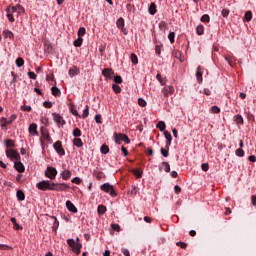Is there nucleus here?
Returning a JSON list of instances; mask_svg holds the SVG:
<instances>
[{
	"instance_id": "obj_1",
	"label": "nucleus",
	"mask_w": 256,
	"mask_h": 256,
	"mask_svg": "<svg viewBox=\"0 0 256 256\" xmlns=\"http://www.w3.org/2000/svg\"><path fill=\"white\" fill-rule=\"evenodd\" d=\"M36 187L40 189V191H53V187H55V182H51L49 180H43L36 184Z\"/></svg>"
},
{
	"instance_id": "obj_2",
	"label": "nucleus",
	"mask_w": 256,
	"mask_h": 256,
	"mask_svg": "<svg viewBox=\"0 0 256 256\" xmlns=\"http://www.w3.org/2000/svg\"><path fill=\"white\" fill-rule=\"evenodd\" d=\"M101 191H104V193H109L111 197H117V193L115 192V188H113V185L109 183H104L100 186Z\"/></svg>"
},
{
	"instance_id": "obj_3",
	"label": "nucleus",
	"mask_w": 256,
	"mask_h": 256,
	"mask_svg": "<svg viewBox=\"0 0 256 256\" xmlns=\"http://www.w3.org/2000/svg\"><path fill=\"white\" fill-rule=\"evenodd\" d=\"M114 138H115L117 145H121V141H124V143H126L127 145H129V143H131L129 136H127L126 134L114 133Z\"/></svg>"
},
{
	"instance_id": "obj_4",
	"label": "nucleus",
	"mask_w": 256,
	"mask_h": 256,
	"mask_svg": "<svg viewBox=\"0 0 256 256\" xmlns=\"http://www.w3.org/2000/svg\"><path fill=\"white\" fill-rule=\"evenodd\" d=\"M15 119H17L16 115H12L11 117L8 118V120L7 118L2 117L0 119V127H2V129H7V125H12Z\"/></svg>"
},
{
	"instance_id": "obj_5",
	"label": "nucleus",
	"mask_w": 256,
	"mask_h": 256,
	"mask_svg": "<svg viewBox=\"0 0 256 256\" xmlns=\"http://www.w3.org/2000/svg\"><path fill=\"white\" fill-rule=\"evenodd\" d=\"M45 177H48V179H55L57 177V169L52 166H48L46 171H45Z\"/></svg>"
},
{
	"instance_id": "obj_6",
	"label": "nucleus",
	"mask_w": 256,
	"mask_h": 256,
	"mask_svg": "<svg viewBox=\"0 0 256 256\" xmlns=\"http://www.w3.org/2000/svg\"><path fill=\"white\" fill-rule=\"evenodd\" d=\"M6 157H8L9 159H15V161H19L21 159V155H19V152L13 149L6 150Z\"/></svg>"
},
{
	"instance_id": "obj_7",
	"label": "nucleus",
	"mask_w": 256,
	"mask_h": 256,
	"mask_svg": "<svg viewBox=\"0 0 256 256\" xmlns=\"http://www.w3.org/2000/svg\"><path fill=\"white\" fill-rule=\"evenodd\" d=\"M53 147L55 151L58 153V155H65V149L63 148V143L61 141H56Z\"/></svg>"
},
{
	"instance_id": "obj_8",
	"label": "nucleus",
	"mask_w": 256,
	"mask_h": 256,
	"mask_svg": "<svg viewBox=\"0 0 256 256\" xmlns=\"http://www.w3.org/2000/svg\"><path fill=\"white\" fill-rule=\"evenodd\" d=\"M69 189V185L66 183H54L52 186V191H67Z\"/></svg>"
},
{
	"instance_id": "obj_9",
	"label": "nucleus",
	"mask_w": 256,
	"mask_h": 256,
	"mask_svg": "<svg viewBox=\"0 0 256 256\" xmlns=\"http://www.w3.org/2000/svg\"><path fill=\"white\" fill-rule=\"evenodd\" d=\"M53 120L55 121V123H57V125H67V122L65 121V119H63L62 116H60L58 113H53L52 114Z\"/></svg>"
},
{
	"instance_id": "obj_10",
	"label": "nucleus",
	"mask_w": 256,
	"mask_h": 256,
	"mask_svg": "<svg viewBox=\"0 0 256 256\" xmlns=\"http://www.w3.org/2000/svg\"><path fill=\"white\" fill-rule=\"evenodd\" d=\"M41 137L48 143H53V139H51V135H49V130L45 129L44 127H41Z\"/></svg>"
},
{
	"instance_id": "obj_11",
	"label": "nucleus",
	"mask_w": 256,
	"mask_h": 256,
	"mask_svg": "<svg viewBox=\"0 0 256 256\" xmlns=\"http://www.w3.org/2000/svg\"><path fill=\"white\" fill-rule=\"evenodd\" d=\"M67 243L69 245V247H71V249H78L81 250L83 247V244L79 243V242H75L74 239H68Z\"/></svg>"
},
{
	"instance_id": "obj_12",
	"label": "nucleus",
	"mask_w": 256,
	"mask_h": 256,
	"mask_svg": "<svg viewBox=\"0 0 256 256\" xmlns=\"http://www.w3.org/2000/svg\"><path fill=\"white\" fill-rule=\"evenodd\" d=\"M102 75L106 77V79H113V77H115V71L111 68H106L102 70Z\"/></svg>"
},
{
	"instance_id": "obj_13",
	"label": "nucleus",
	"mask_w": 256,
	"mask_h": 256,
	"mask_svg": "<svg viewBox=\"0 0 256 256\" xmlns=\"http://www.w3.org/2000/svg\"><path fill=\"white\" fill-rule=\"evenodd\" d=\"M162 93L164 97H169V95H173L175 93V88L173 86H168L162 89Z\"/></svg>"
},
{
	"instance_id": "obj_14",
	"label": "nucleus",
	"mask_w": 256,
	"mask_h": 256,
	"mask_svg": "<svg viewBox=\"0 0 256 256\" xmlns=\"http://www.w3.org/2000/svg\"><path fill=\"white\" fill-rule=\"evenodd\" d=\"M196 79H197L198 83H203V66L197 67Z\"/></svg>"
},
{
	"instance_id": "obj_15",
	"label": "nucleus",
	"mask_w": 256,
	"mask_h": 256,
	"mask_svg": "<svg viewBox=\"0 0 256 256\" xmlns=\"http://www.w3.org/2000/svg\"><path fill=\"white\" fill-rule=\"evenodd\" d=\"M18 9L19 11H25V9L21 5H18V6L8 7L6 9V12L12 13L13 15L14 13H17Z\"/></svg>"
},
{
	"instance_id": "obj_16",
	"label": "nucleus",
	"mask_w": 256,
	"mask_h": 256,
	"mask_svg": "<svg viewBox=\"0 0 256 256\" xmlns=\"http://www.w3.org/2000/svg\"><path fill=\"white\" fill-rule=\"evenodd\" d=\"M66 207L71 213H77L78 211L77 207H75V204H73V202H71L70 200L66 201Z\"/></svg>"
},
{
	"instance_id": "obj_17",
	"label": "nucleus",
	"mask_w": 256,
	"mask_h": 256,
	"mask_svg": "<svg viewBox=\"0 0 256 256\" xmlns=\"http://www.w3.org/2000/svg\"><path fill=\"white\" fill-rule=\"evenodd\" d=\"M14 169H16L18 173H25V166L23 163H21V161L14 163Z\"/></svg>"
},
{
	"instance_id": "obj_18",
	"label": "nucleus",
	"mask_w": 256,
	"mask_h": 256,
	"mask_svg": "<svg viewBox=\"0 0 256 256\" xmlns=\"http://www.w3.org/2000/svg\"><path fill=\"white\" fill-rule=\"evenodd\" d=\"M225 61H227L228 65H230V67H233V65H235V63L237 61V58L235 56L226 55Z\"/></svg>"
},
{
	"instance_id": "obj_19",
	"label": "nucleus",
	"mask_w": 256,
	"mask_h": 256,
	"mask_svg": "<svg viewBox=\"0 0 256 256\" xmlns=\"http://www.w3.org/2000/svg\"><path fill=\"white\" fill-rule=\"evenodd\" d=\"M28 131L30 135H39V132H37V124L35 123L30 124Z\"/></svg>"
},
{
	"instance_id": "obj_20",
	"label": "nucleus",
	"mask_w": 256,
	"mask_h": 256,
	"mask_svg": "<svg viewBox=\"0 0 256 256\" xmlns=\"http://www.w3.org/2000/svg\"><path fill=\"white\" fill-rule=\"evenodd\" d=\"M160 171L164 169L165 173H169L171 171V166L168 164V162H162L159 167Z\"/></svg>"
},
{
	"instance_id": "obj_21",
	"label": "nucleus",
	"mask_w": 256,
	"mask_h": 256,
	"mask_svg": "<svg viewBox=\"0 0 256 256\" xmlns=\"http://www.w3.org/2000/svg\"><path fill=\"white\" fill-rule=\"evenodd\" d=\"M164 137L166 139V145L167 147H169V145H171V141L173 140V137L171 136V133H169V131H164Z\"/></svg>"
},
{
	"instance_id": "obj_22",
	"label": "nucleus",
	"mask_w": 256,
	"mask_h": 256,
	"mask_svg": "<svg viewBox=\"0 0 256 256\" xmlns=\"http://www.w3.org/2000/svg\"><path fill=\"white\" fill-rule=\"evenodd\" d=\"M131 173H133L137 179H141V177H143V170L141 169H132Z\"/></svg>"
},
{
	"instance_id": "obj_23",
	"label": "nucleus",
	"mask_w": 256,
	"mask_h": 256,
	"mask_svg": "<svg viewBox=\"0 0 256 256\" xmlns=\"http://www.w3.org/2000/svg\"><path fill=\"white\" fill-rule=\"evenodd\" d=\"M68 73L70 77H75V75H79V68H77V66H73L72 68L69 69Z\"/></svg>"
},
{
	"instance_id": "obj_24",
	"label": "nucleus",
	"mask_w": 256,
	"mask_h": 256,
	"mask_svg": "<svg viewBox=\"0 0 256 256\" xmlns=\"http://www.w3.org/2000/svg\"><path fill=\"white\" fill-rule=\"evenodd\" d=\"M3 36L5 39H14L15 38V35L10 30H7V29H5L3 31Z\"/></svg>"
},
{
	"instance_id": "obj_25",
	"label": "nucleus",
	"mask_w": 256,
	"mask_h": 256,
	"mask_svg": "<svg viewBox=\"0 0 256 256\" xmlns=\"http://www.w3.org/2000/svg\"><path fill=\"white\" fill-rule=\"evenodd\" d=\"M61 175H62V179H63L64 181H68V179H71V171H69V170H64V171L61 173Z\"/></svg>"
},
{
	"instance_id": "obj_26",
	"label": "nucleus",
	"mask_w": 256,
	"mask_h": 256,
	"mask_svg": "<svg viewBox=\"0 0 256 256\" xmlns=\"http://www.w3.org/2000/svg\"><path fill=\"white\" fill-rule=\"evenodd\" d=\"M97 211L99 215H105L107 213V207L101 204L98 206Z\"/></svg>"
},
{
	"instance_id": "obj_27",
	"label": "nucleus",
	"mask_w": 256,
	"mask_h": 256,
	"mask_svg": "<svg viewBox=\"0 0 256 256\" xmlns=\"http://www.w3.org/2000/svg\"><path fill=\"white\" fill-rule=\"evenodd\" d=\"M148 11L150 15H155V13H157V5H155V3H151Z\"/></svg>"
},
{
	"instance_id": "obj_28",
	"label": "nucleus",
	"mask_w": 256,
	"mask_h": 256,
	"mask_svg": "<svg viewBox=\"0 0 256 256\" xmlns=\"http://www.w3.org/2000/svg\"><path fill=\"white\" fill-rule=\"evenodd\" d=\"M16 197H17L18 201H25V193L22 192V190H18L16 192Z\"/></svg>"
},
{
	"instance_id": "obj_29",
	"label": "nucleus",
	"mask_w": 256,
	"mask_h": 256,
	"mask_svg": "<svg viewBox=\"0 0 256 256\" xmlns=\"http://www.w3.org/2000/svg\"><path fill=\"white\" fill-rule=\"evenodd\" d=\"M51 91L54 97H59L61 95V90L55 86L51 88Z\"/></svg>"
},
{
	"instance_id": "obj_30",
	"label": "nucleus",
	"mask_w": 256,
	"mask_h": 256,
	"mask_svg": "<svg viewBox=\"0 0 256 256\" xmlns=\"http://www.w3.org/2000/svg\"><path fill=\"white\" fill-rule=\"evenodd\" d=\"M156 79H157V81H159V83L161 85H166L167 84V78H162L160 73H158L156 75Z\"/></svg>"
},
{
	"instance_id": "obj_31",
	"label": "nucleus",
	"mask_w": 256,
	"mask_h": 256,
	"mask_svg": "<svg viewBox=\"0 0 256 256\" xmlns=\"http://www.w3.org/2000/svg\"><path fill=\"white\" fill-rule=\"evenodd\" d=\"M116 25L118 29H123V27H125V19L119 18L116 22Z\"/></svg>"
},
{
	"instance_id": "obj_32",
	"label": "nucleus",
	"mask_w": 256,
	"mask_h": 256,
	"mask_svg": "<svg viewBox=\"0 0 256 256\" xmlns=\"http://www.w3.org/2000/svg\"><path fill=\"white\" fill-rule=\"evenodd\" d=\"M157 129H159L160 131H165V129H167V125H165V122L163 121H159L156 125Z\"/></svg>"
},
{
	"instance_id": "obj_33",
	"label": "nucleus",
	"mask_w": 256,
	"mask_h": 256,
	"mask_svg": "<svg viewBox=\"0 0 256 256\" xmlns=\"http://www.w3.org/2000/svg\"><path fill=\"white\" fill-rule=\"evenodd\" d=\"M51 219H54V223H53V231H57V229H59V220H57V217L55 216H51Z\"/></svg>"
},
{
	"instance_id": "obj_34",
	"label": "nucleus",
	"mask_w": 256,
	"mask_h": 256,
	"mask_svg": "<svg viewBox=\"0 0 256 256\" xmlns=\"http://www.w3.org/2000/svg\"><path fill=\"white\" fill-rule=\"evenodd\" d=\"M234 121L235 123H237V125H243V116L241 115L234 116Z\"/></svg>"
},
{
	"instance_id": "obj_35",
	"label": "nucleus",
	"mask_w": 256,
	"mask_h": 256,
	"mask_svg": "<svg viewBox=\"0 0 256 256\" xmlns=\"http://www.w3.org/2000/svg\"><path fill=\"white\" fill-rule=\"evenodd\" d=\"M85 33H87V30L85 29V27H80L78 30V37L83 38L85 37Z\"/></svg>"
},
{
	"instance_id": "obj_36",
	"label": "nucleus",
	"mask_w": 256,
	"mask_h": 256,
	"mask_svg": "<svg viewBox=\"0 0 256 256\" xmlns=\"http://www.w3.org/2000/svg\"><path fill=\"white\" fill-rule=\"evenodd\" d=\"M159 29L160 31H163V33H165V31H167V23L165 21H160Z\"/></svg>"
},
{
	"instance_id": "obj_37",
	"label": "nucleus",
	"mask_w": 256,
	"mask_h": 256,
	"mask_svg": "<svg viewBox=\"0 0 256 256\" xmlns=\"http://www.w3.org/2000/svg\"><path fill=\"white\" fill-rule=\"evenodd\" d=\"M73 145H75L76 147H82L83 146V140H81L80 138H75L73 140Z\"/></svg>"
},
{
	"instance_id": "obj_38",
	"label": "nucleus",
	"mask_w": 256,
	"mask_h": 256,
	"mask_svg": "<svg viewBox=\"0 0 256 256\" xmlns=\"http://www.w3.org/2000/svg\"><path fill=\"white\" fill-rule=\"evenodd\" d=\"M73 45L74 47H81V45H83V38L78 37V39L73 42Z\"/></svg>"
},
{
	"instance_id": "obj_39",
	"label": "nucleus",
	"mask_w": 256,
	"mask_h": 256,
	"mask_svg": "<svg viewBox=\"0 0 256 256\" xmlns=\"http://www.w3.org/2000/svg\"><path fill=\"white\" fill-rule=\"evenodd\" d=\"M73 137H81V135H83V133L81 132V129L79 128H75L72 132Z\"/></svg>"
},
{
	"instance_id": "obj_40",
	"label": "nucleus",
	"mask_w": 256,
	"mask_h": 256,
	"mask_svg": "<svg viewBox=\"0 0 256 256\" xmlns=\"http://www.w3.org/2000/svg\"><path fill=\"white\" fill-rule=\"evenodd\" d=\"M131 62L132 65H137V63H139V58H137V55L135 53L131 54Z\"/></svg>"
},
{
	"instance_id": "obj_41",
	"label": "nucleus",
	"mask_w": 256,
	"mask_h": 256,
	"mask_svg": "<svg viewBox=\"0 0 256 256\" xmlns=\"http://www.w3.org/2000/svg\"><path fill=\"white\" fill-rule=\"evenodd\" d=\"M89 117V105L85 106V109L83 110L82 119H87Z\"/></svg>"
},
{
	"instance_id": "obj_42",
	"label": "nucleus",
	"mask_w": 256,
	"mask_h": 256,
	"mask_svg": "<svg viewBox=\"0 0 256 256\" xmlns=\"http://www.w3.org/2000/svg\"><path fill=\"white\" fill-rule=\"evenodd\" d=\"M100 151L103 155H107V153H109V146L107 145H102L101 148H100Z\"/></svg>"
},
{
	"instance_id": "obj_43",
	"label": "nucleus",
	"mask_w": 256,
	"mask_h": 256,
	"mask_svg": "<svg viewBox=\"0 0 256 256\" xmlns=\"http://www.w3.org/2000/svg\"><path fill=\"white\" fill-rule=\"evenodd\" d=\"M244 19H245L247 22L251 21V19H253V13H252L251 11H247V12L245 13Z\"/></svg>"
},
{
	"instance_id": "obj_44",
	"label": "nucleus",
	"mask_w": 256,
	"mask_h": 256,
	"mask_svg": "<svg viewBox=\"0 0 256 256\" xmlns=\"http://www.w3.org/2000/svg\"><path fill=\"white\" fill-rule=\"evenodd\" d=\"M204 31H205V27H203V25H199L196 27L197 35H203Z\"/></svg>"
},
{
	"instance_id": "obj_45",
	"label": "nucleus",
	"mask_w": 256,
	"mask_h": 256,
	"mask_svg": "<svg viewBox=\"0 0 256 256\" xmlns=\"http://www.w3.org/2000/svg\"><path fill=\"white\" fill-rule=\"evenodd\" d=\"M16 65H17V67H23V65H25V60H23V58H21V57L17 58Z\"/></svg>"
},
{
	"instance_id": "obj_46",
	"label": "nucleus",
	"mask_w": 256,
	"mask_h": 256,
	"mask_svg": "<svg viewBox=\"0 0 256 256\" xmlns=\"http://www.w3.org/2000/svg\"><path fill=\"white\" fill-rule=\"evenodd\" d=\"M200 21H202V23H209V21H211V18L209 17L208 14H204V15L201 17Z\"/></svg>"
},
{
	"instance_id": "obj_47",
	"label": "nucleus",
	"mask_w": 256,
	"mask_h": 256,
	"mask_svg": "<svg viewBox=\"0 0 256 256\" xmlns=\"http://www.w3.org/2000/svg\"><path fill=\"white\" fill-rule=\"evenodd\" d=\"M112 89H113L114 93H117V94L121 93V86H119L117 84H113Z\"/></svg>"
},
{
	"instance_id": "obj_48",
	"label": "nucleus",
	"mask_w": 256,
	"mask_h": 256,
	"mask_svg": "<svg viewBox=\"0 0 256 256\" xmlns=\"http://www.w3.org/2000/svg\"><path fill=\"white\" fill-rule=\"evenodd\" d=\"M168 39H169L171 44L175 43V32H170L168 34Z\"/></svg>"
},
{
	"instance_id": "obj_49",
	"label": "nucleus",
	"mask_w": 256,
	"mask_h": 256,
	"mask_svg": "<svg viewBox=\"0 0 256 256\" xmlns=\"http://www.w3.org/2000/svg\"><path fill=\"white\" fill-rule=\"evenodd\" d=\"M6 13H7L6 17L10 21V23H15V17H13V13L11 12H6Z\"/></svg>"
},
{
	"instance_id": "obj_50",
	"label": "nucleus",
	"mask_w": 256,
	"mask_h": 256,
	"mask_svg": "<svg viewBox=\"0 0 256 256\" xmlns=\"http://www.w3.org/2000/svg\"><path fill=\"white\" fill-rule=\"evenodd\" d=\"M5 146H6L7 148H9V147H15V141H13V140H5Z\"/></svg>"
},
{
	"instance_id": "obj_51",
	"label": "nucleus",
	"mask_w": 256,
	"mask_h": 256,
	"mask_svg": "<svg viewBox=\"0 0 256 256\" xmlns=\"http://www.w3.org/2000/svg\"><path fill=\"white\" fill-rule=\"evenodd\" d=\"M236 155H237V157H245V151L241 148H238L236 150Z\"/></svg>"
},
{
	"instance_id": "obj_52",
	"label": "nucleus",
	"mask_w": 256,
	"mask_h": 256,
	"mask_svg": "<svg viewBox=\"0 0 256 256\" xmlns=\"http://www.w3.org/2000/svg\"><path fill=\"white\" fill-rule=\"evenodd\" d=\"M138 105H140V107H146L147 106V101H145V99H143V98H139L138 99Z\"/></svg>"
},
{
	"instance_id": "obj_53",
	"label": "nucleus",
	"mask_w": 256,
	"mask_h": 256,
	"mask_svg": "<svg viewBox=\"0 0 256 256\" xmlns=\"http://www.w3.org/2000/svg\"><path fill=\"white\" fill-rule=\"evenodd\" d=\"M70 112H71L72 115H74L75 117H79V112H77V109H75V106H74V105L71 106Z\"/></svg>"
},
{
	"instance_id": "obj_54",
	"label": "nucleus",
	"mask_w": 256,
	"mask_h": 256,
	"mask_svg": "<svg viewBox=\"0 0 256 256\" xmlns=\"http://www.w3.org/2000/svg\"><path fill=\"white\" fill-rule=\"evenodd\" d=\"M212 113H221V108L217 106H212L211 108Z\"/></svg>"
},
{
	"instance_id": "obj_55",
	"label": "nucleus",
	"mask_w": 256,
	"mask_h": 256,
	"mask_svg": "<svg viewBox=\"0 0 256 256\" xmlns=\"http://www.w3.org/2000/svg\"><path fill=\"white\" fill-rule=\"evenodd\" d=\"M161 155H163V157H169V150H166L165 148H161Z\"/></svg>"
},
{
	"instance_id": "obj_56",
	"label": "nucleus",
	"mask_w": 256,
	"mask_h": 256,
	"mask_svg": "<svg viewBox=\"0 0 256 256\" xmlns=\"http://www.w3.org/2000/svg\"><path fill=\"white\" fill-rule=\"evenodd\" d=\"M95 121H96V123H98V124L103 123L101 114H97V115L95 116Z\"/></svg>"
},
{
	"instance_id": "obj_57",
	"label": "nucleus",
	"mask_w": 256,
	"mask_h": 256,
	"mask_svg": "<svg viewBox=\"0 0 256 256\" xmlns=\"http://www.w3.org/2000/svg\"><path fill=\"white\" fill-rule=\"evenodd\" d=\"M114 82L118 83V84H121V83H123V78L121 76H115L114 77Z\"/></svg>"
},
{
	"instance_id": "obj_58",
	"label": "nucleus",
	"mask_w": 256,
	"mask_h": 256,
	"mask_svg": "<svg viewBox=\"0 0 256 256\" xmlns=\"http://www.w3.org/2000/svg\"><path fill=\"white\" fill-rule=\"evenodd\" d=\"M43 106L46 108V109H51V107H53V103L49 102V101H45L43 103Z\"/></svg>"
},
{
	"instance_id": "obj_59",
	"label": "nucleus",
	"mask_w": 256,
	"mask_h": 256,
	"mask_svg": "<svg viewBox=\"0 0 256 256\" xmlns=\"http://www.w3.org/2000/svg\"><path fill=\"white\" fill-rule=\"evenodd\" d=\"M229 9H223L221 12L222 17H229Z\"/></svg>"
},
{
	"instance_id": "obj_60",
	"label": "nucleus",
	"mask_w": 256,
	"mask_h": 256,
	"mask_svg": "<svg viewBox=\"0 0 256 256\" xmlns=\"http://www.w3.org/2000/svg\"><path fill=\"white\" fill-rule=\"evenodd\" d=\"M201 169L202 171H209V163H203Z\"/></svg>"
},
{
	"instance_id": "obj_61",
	"label": "nucleus",
	"mask_w": 256,
	"mask_h": 256,
	"mask_svg": "<svg viewBox=\"0 0 256 256\" xmlns=\"http://www.w3.org/2000/svg\"><path fill=\"white\" fill-rule=\"evenodd\" d=\"M71 181H72V183H75L76 185L81 184V178H79V177H75Z\"/></svg>"
},
{
	"instance_id": "obj_62",
	"label": "nucleus",
	"mask_w": 256,
	"mask_h": 256,
	"mask_svg": "<svg viewBox=\"0 0 256 256\" xmlns=\"http://www.w3.org/2000/svg\"><path fill=\"white\" fill-rule=\"evenodd\" d=\"M28 77L29 79H37V74L35 72H28Z\"/></svg>"
},
{
	"instance_id": "obj_63",
	"label": "nucleus",
	"mask_w": 256,
	"mask_h": 256,
	"mask_svg": "<svg viewBox=\"0 0 256 256\" xmlns=\"http://www.w3.org/2000/svg\"><path fill=\"white\" fill-rule=\"evenodd\" d=\"M155 53H156V55H161V46L160 45H156Z\"/></svg>"
},
{
	"instance_id": "obj_64",
	"label": "nucleus",
	"mask_w": 256,
	"mask_h": 256,
	"mask_svg": "<svg viewBox=\"0 0 256 256\" xmlns=\"http://www.w3.org/2000/svg\"><path fill=\"white\" fill-rule=\"evenodd\" d=\"M251 202H252V205H253L254 207H256V196H255V195H252V196H251Z\"/></svg>"
}]
</instances>
